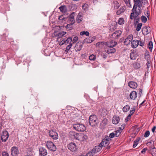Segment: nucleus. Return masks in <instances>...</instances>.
<instances>
[{
  "label": "nucleus",
  "mask_w": 156,
  "mask_h": 156,
  "mask_svg": "<svg viewBox=\"0 0 156 156\" xmlns=\"http://www.w3.org/2000/svg\"><path fill=\"white\" fill-rule=\"evenodd\" d=\"M73 24H67L66 27V28L68 30H71L72 29L73 27Z\"/></svg>",
  "instance_id": "37"
},
{
  "label": "nucleus",
  "mask_w": 156,
  "mask_h": 156,
  "mask_svg": "<svg viewBox=\"0 0 156 156\" xmlns=\"http://www.w3.org/2000/svg\"><path fill=\"white\" fill-rule=\"evenodd\" d=\"M135 4V3H134V5ZM136 6H137H137L139 8V9H141L140 8L142 7V3L140 2H139L138 3H136Z\"/></svg>",
  "instance_id": "56"
},
{
  "label": "nucleus",
  "mask_w": 156,
  "mask_h": 156,
  "mask_svg": "<svg viewBox=\"0 0 156 156\" xmlns=\"http://www.w3.org/2000/svg\"><path fill=\"white\" fill-rule=\"evenodd\" d=\"M49 134L50 135H54L55 136L56 135H58L57 133L55 131H54L52 130H49Z\"/></svg>",
  "instance_id": "45"
},
{
  "label": "nucleus",
  "mask_w": 156,
  "mask_h": 156,
  "mask_svg": "<svg viewBox=\"0 0 156 156\" xmlns=\"http://www.w3.org/2000/svg\"><path fill=\"white\" fill-rule=\"evenodd\" d=\"M88 6L87 4L85 3L82 5V8L84 11H86L87 9Z\"/></svg>",
  "instance_id": "46"
},
{
  "label": "nucleus",
  "mask_w": 156,
  "mask_h": 156,
  "mask_svg": "<svg viewBox=\"0 0 156 156\" xmlns=\"http://www.w3.org/2000/svg\"><path fill=\"white\" fill-rule=\"evenodd\" d=\"M69 8L71 10H73V9H72V8L73 7H74L75 6V5H73V4H71L70 5H69Z\"/></svg>",
  "instance_id": "62"
},
{
  "label": "nucleus",
  "mask_w": 156,
  "mask_h": 156,
  "mask_svg": "<svg viewBox=\"0 0 156 156\" xmlns=\"http://www.w3.org/2000/svg\"><path fill=\"white\" fill-rule=\"evenodd\" d=\"M122 33V31L120 30L115 31L111 35V37L114 39H117L121 35Z\"/></svg>",
  "instance_id": "11"
},
{
  "label": "nucleus",
  "mask_w": 156,
  "mask_h": 156,
  "mask_svg": "<svg viewBox=\"0 0 156 156\" xmlns=\"http://www.w3.org/2000/svg\"><path fill=\"white\" fill-rule=\"evenodd\" d=\"M101 55L102 56V58H104V59H105L107 58V54H104L103 53L102 54H101Z\"/></svg>",
  "instance_id": "61"
},
{
  "label": "nucleus",
  "mask_w": 156,
  "mask_h": 156,
  "mask_svg": "<svg viewBox=\"0 0 156 156\" xmlns=\"http://www.w3.org/2000/svg\"><path fill=\"white\" fill-rule=\"evenodd\" d=\"M122 130V129L121 127H119V129L110 133L109 136H108L111 139L113 138L115 136L119 137L121 134Z\"/></svg>",
  "instance_id": "6"
},
{
  "label": "nucleus",
  "mask_w": 156,
  "mask_h": 156,
  "mask_svg": "<svg viewBox=\"0 0 156 156\" xmlns=\"http://www.w3.org/2000/svg\"><path fill=\"white\" fill-rule=\"evenodd\" d=\"M108 112L105 108H103L101 112V115L103 116H106L108 114Z\"/></svg>",
  "instance_id": "29"
},
{
  "label": "nucleus",
  "mask_w": 156,
  "mask_h": 156,
  "mask_svg": "<svg viewBox=\"0 0 156 156\" xmlns=\"http://www.w3.org/2000/svg\"><path fill=\"white\" fill-rule=\"evenodd\" d=\"M19 153V150L17 147L14 146L11 149V154L12 156H17Z\"/></svg>",
  "instance_id": "10"
},
{
  "label": "nucleus",
  "mask_w": 156,
  "mask_h": 156,
  "mask_svg": "<svg viewBox=\"0 0 156 156\" xmlns=\"http://www.w3.org/2000/svg\"><path fill=\"white\" fill-rule=\"evenodd\" d=\"M108 47L109 48L106 51L105 50V52L108 54L114 53L116 51L115 49L113 48V47L112 46H109Z\"/></svg>",
  "instance_id": "17"
},
{
  "label": "nucleus",
  "mask_w": 156,
  "mask_h": 156,
  "mask_svg": "<svg viewBox=\"0 0 156 156\" xmlns=\"http://www.w3.org/2000/svg\"><path fill=\"white\" fill-rule=\"evenodd\" d=\"M138 144V143L134 141L133 144V148L135 147H136V146Z\"/></svg>",
  "instance_id": "63"
},
{
  "label": "nucleus",
  "mask_w": 156,
  "mask_h": 156,
  "mask_svg": "<svg viewBox=\"0 0 156 156\" xmlns=\"http://www.w3.org/2000/svg\"><path fill=\"white\" fill-rule=\"evenodd\" d=\"M149 55H150L149 52L148 51L146 50L144 54V56H149Z\"/></svg>",
  "instance_id": "59"
},
{
  "label": "nucleus",
  "mask_w": 156,
  "mask_h": 156,
  "mask_svg": "<svg viewBox=\"0 0 156 156\" xmlns=\"http://www.w3.org/2000/svg\"><path fill=\"white\" fill-rule=\"evenodd\" d=\"M67 147L70 151L73 152H76L77 149V147L76 144L73 142L69 143L67 145Z\"/></svg>",
  "instance_id": "8"
},
{
  "label": "nucleus",
  "mask_w": 156,
  "mask_h": 156,
  "mask_svg": "<svg viewBox=\"0 0 156 156\" xmlns=\"http://www.w3.org/2000/svg\"><path fill=\"white\" fill-rule=\"evenodd\" d=\"M80 34L81 35H85L87 36H89V32L87 31H83L81 32L80 33Z\"/></svg>",
  "instance_id": "43"
},
{
  "label": "nucleus",
  "mask_w": 156,
  "mask_h": 156,
  "mask_svg": "<svg viewBox=\"0 0 156 156\" xmlns=\"http://www.w3.org/2000/svg\"><path fill=\"white\" fill-rule=\"evenodd\" d=\"M126 5L129 7H131V5L130 3V0H124Z\"/></svg>",
  "instance_id": "41"
},
{
  "label": "nucleus",
  "mask_w": 156,
  "mask_h": 156,
  "mask_svg": "<svg viewBox=\"0 0 156 156\" xmlns=\"http://www.w3.org/2000/svg\"><path fill=\"white\" fill-rule=\"evenodd\" d=\"M74 13H75V12H73L70 15V17H69V18L70 19V20L74 19V16L73 15V14H74Z\"/></svg>",
  "instance_id": "58"
},
{
  "label": "nucleus",
  "mask_w": 156,
  "mask_h": 156,
  "mask_svg": "<svg viewBox=\"0 0 156 156\" xmlns=\"http://www.w3.org/2000/svg\"><path fill=\"white\" fill-rule=\"evenodd\" d=\"M139 41V44L138 45L142 47L143 46L144 44V42L143 41Z\"/></svg>",
  "instance_id": "54"
},
{
  "label": "nucleus",
  "mask_w": 156,
  "mask_h": 156,
  "mask_svg": "<svg viewBox=\"0 0 156 156\" xmlns=\"http://www.w3.org/2000/svg\"><path fill=\"white\" fill-rule=\"evenodd\" d=\"M64 40L65 44H66L68 43H70H70H71V42H72V37H69L67 39H66L65 38H64Z\"/></svg>",
  "instance_id": "30"
},
{
  "label": "nucleus",
  "mask_w": 156,
  "mask_h": 156,
  "mask_svg": "<svg viewBox=\"0 0 156 156\" xmlns=\"http://www.w3.org/2000/svg\"><path fill=\"white\" fill-rule=\"evenodd\" d=\"M72 45V43H70L69 45H67L66 48V50H65V52H66L67 53L69 50Z\"/></svg>",
  "instance_id": "39"
},
{
  "label": "nucleus",
  "mask_w": 156,
  "mask_h": 156,
  "mask_svg": "<svg viewBox=\"0 0 156 156\" xmlns=\"http://www.w3.org/2000/svg\"><path fill=\"white\" fill-rule=\"evenodd\" d=\"M90 125L92 126H95L98 125L99 121L95 115H91L89 119Z\"/></svg>",
  "instance_id": "3"
},
{
  "label": "nucleus",
  "mask_w": 156,
  "mask_h": 156,
  "mask_svg": "<svg viewBox=\"0 0 156 156\" xmlns=\"http://www.w3.org/2000/svg\"><path fill=\"white\" fill-rule=\"evenodd\" d=\"M128 86L131 88L135 89L137 86V84L136 82L131 81L129 82Z\"/></svg>",
  "instance_id": "16"
},
{
  "label": "nucleus",
  "mask_w": 156,
  "mask_h": 156,
  "mask_svg": "<svg viewBox=\"0 0 156 156\" xmlns=\"http://www.w3.org/2000/svg\"><path fill=\"white\" fill-rule=\"evenodd\" d=\"M134 67L135 68L139 69L140 68V66L139 63L136 62L134 64Z\"/></svg>",
  "instance_id": "47"
},
{
  "label": "nucleus",
  "mask_w": 156,
  "mask_h": 156,
  "mask_svg": "<svg viewBox=\"0 0 156 156\" xmlns=\"http://www.w3.org/2000/svg\"><path fill=\"white\" fill-rule=\"evenodd\" d=\"M125 23V20L123 18H119L118 21V23L120 25L124 24Z\"/></svg>",
  "instance_id": "32"
},
{
  "label": "nucleus",
  "mask_w": 156,
  "mask_h": 156,
  "mask_svg": "<svg viewBox=\"0 0 156 156\" xmlns=\"http://www.w3.org/2000/svg\"><path fill=\"white\" fill-rule=\"evenodd\" d=\"M147 150V148H144L141 151V153H144L146 152V151Z\"/></svg>",
  "instance_id": "64"
},
{
  "label": "nucleus",
  "mask_w": 156,
  "mask_h": 156,
  "mask_svg": "<svg viewBox=\"0 0 156 156\" xmlns=\"http://www.w3.org/2000/svg\"><path fill=\"white\" fill-rule=\"evenodd\" d=\"M96 39V37L94 36L92 37H89V38H87L84 39L83 41V42L90 43L92 42Z\"/></svg>",
  "instance_id": "15"
},
{
  "label": "nucleus",
  "mask_w": 156,
  "mask_h": 156,
  "mask_svg": "<svg viewBox=\"0 0 156 156\" xmlns=\"http://www.w3.org/2000/svg\"><path fill=\"white\" fill-rule=\"evenodd\" d=\"M96 58V56L95 55H94L92 54L89 57V59L90 60H92L94 61V60Z\"/></svg>",
  "instance_id": "44"
},
{
  "label": "nucleus",
  "mask_w": 156,
  "mask_h": 156,
  "mask_svg": "<svg viewBox=\"0 0 156 156\" xmlns=\"http://www.w3.org/2000/svg\"><path fill=\"white\" fill-rule=\"evenodd\" d=\"M144 28L145 29V31L146 32V35L151 32V28L150 27L145 26Z\"/></svg>",
  "instance_id": "31"
},
{
  "label": "nucleus",
  "mask_w": 156,
  "mask_h": 156,
  "mask_svg": "<svg viewBox=\"0 0 156 156\" xmlns=\"http://www.w3.org/2000/svg\"><path fill=\"white\" fill-rule=\"evenodd\" d=\"M80 139L81 138H82V140H86L87 138V136L85 135L81 134H80Z\"/></svg>",
  "instance_id": "48"
},
{
  "label": "nucleus",
  "mask_w": 156,
  "mask_h": 156,
  "mask_svg": "<svg viewBox=\"0 0 156 156\" xmlns=\"http://www.w3.org/2000/svg\"><path fill=\"white\" fill-rule=\"evenodd\" d=\"M104 42H98L96 44V47L99 46L100 44L103 45L105 44Z\"/></svg>",
  "instance_id": "53"
},
{
  "label": "nucleus",
  "mask_w": 156,
  "mask_h": 156,
  "mask_svg": "<svg viewBox=\"0 0 156 156\" xmlns=\"http://www.w3.org/2000/svg\"><path fill=\"white\" fill-rule=\"evenodd\" d=\"M140 19L142 22L144 23H145L147 21V17L144 16H142Z\"/></svg>",
  "instance_id": "40"
},
{
  "label": "nucleus",
  "mask_w": 156,
  "mask_h": 156,
  "mask_svg": "<svg viewBox=\"0 0 156 156\" xmlns=\"http://www.w3.org/2000/svg\"><path fill=\"white\" fill-rule=\"evenodd\" d=\"M135 4L134 5L133 9H132V12L131 13L130 16V19L132 20L134 18V25L135 26L140 22V17L138 16L142 12L141 9H137V6Z\"/></svg>",
  "instance_id": "1"
},
{
  "label": "nucleus",
  "mask_w": 156,
  "mask_h": 156,
  "mask_svg": "<svg viewBox=\"0 0 156 156\" xmlns=\"http://www.w3.org/2000/svg\"><path fill=\"white\" fill-rule=\"evenodd\" d=\"M47 154L46 150L43 147H41L39 148V155L40 156H44Z\"/></svg>",
  "instance_id": "14"
},
{
  "label": "nucleus",
  "mask_w": 156,
  "mask_h": 156,
  "mask_svg": "<svg viewBox=\"0 0 156 156\" xmlns=\"http://www.w3.org/2000/svg\"><path fill=\"white\" fill-rule=\"evenodd\" d=\"M151 154L152 156H156V148L155 147L152 148L151 150Z\"/></svg>",
  "instance_id": "33"
},
{
  "label": "nucleus",
  "mask_w": 156,
  "mask_h": 156,
  "mask_svg": "<svg viewBox=\"0 0 156 156\" xmlns=\"http://www.w3.org/2000/svg\"><path fill=\"white\" fill-rule=\"evenodd\" d=\"M73 126L74 129L78 131L84 132L86 129V127L82 124H75L73 125Z\"/></svg>",
  "instance_id": "5"
},
{
  "label": "nucleus",
  "mask_w": 156,
  "mask_h": 156,
  "mask_svg": "<svg viewBox=\"0 0 156 156\" xmlns=\"http://www.w3.org/2000/svg\"><path fill=\"white\" fill-rule=\"evenodd\" d=\"M130 58L132 60H134L136 59V57L135 56L134 53L133 52H132L130 55Z\"/></svg>",
  "instance_id": "38"
},
{
  "label": "nucleus",
  "mask_w": 156,
  "mask_h": 156,
  "mask_svg": "<svg viewBox=\"0 0 156 156\" xmlns=\"http://www.w3.org/2000/svg\"><path fill=\"white\" fill-rule=\"evenodd\" d=\"M69 136L71 138H75L78 140H80V134L76 133L74 131H71L69 132Z\"/></svg>",
  "instance_id": "7"
},
{
  "label": "nucleus",
  "mask_w": 156,
  "mask_h": 156,
  "mask_svg": "<svg viewBox=\"0 0 156 156\" xmlns=\"http://www.w3.org/2000/svg\"><path fill=\"white\" fill-rule=\"evenodd\" d=\"M64 38H62L61 39H59V45H63V44H65V43L64 41Z\"/></svg>",
  "instance_id": "42"
},
{
  "label": "nucleus",
  "mask_w": 156,
  "mask_h": 156,
  "mask_svg": "<svg viewBox=\"0 0 156 156\" xmlns=\"http://www.w3.org/2000/svg\"><path fill=\"white\" fill-rule=\"evenodd\" d=\"M44 54L46 56H48L49 55V52L48 49H46L44 50Z\"/></svg>",
  "instance_id": "55"
},
{
  "label": "nucleus",
  "mask_w": 156,
  "mask_h": 156,
  "mask_svg": "<svg viewBox=\"0 0 156 156\" xmlns=\"http://www.w3.org/2000/svg\"><path fill=\"white\" fill-rule=\"evenodd\" d=\"M137 96V93L134 91H132L129 94V97H127V99H129V98L133 100H135Z\"/></svg>",
  "instance_id": "13"
},
{
  "label": "nucleus",
  "mask_w": 156,
  "mask_h": 156,
  "mask_svg": "<svg viewBox=\"0 0 156 156\" xmlns=\"http://www.w3.org/2000/svg\"><path fill=\"white\" fill-rule=\"evenodd\" d=\"M49 136L51 137L52 139L55 140L57 139L58 138V135L55 136L54 135H52L49 134Z\"/></svg>",
  "instance_id": "51"
},
{
  "label": "nucleus",
  "mask_w": 156,
  "mask_h": 156,
  "mask_svg": "<svg viewBox=\"0 0 156 156\" xmlns=\"http://www.w3.org/2000/svg\"><path fill=\"white\" fill-rule=\"evenodd\" d=\"M108 120L107 119H104L100 123V127L101 128L104 129L107 124Z\"/></svg>",
  "instance_id": "22"
},
{
  "label": "nucleus",
  "mask_w": 156,
  "mask_h": 156,
  "mask_svg": "<svg viewBox=\"0 0 156 156\" xmlns=\"http://www.w3.org/2000/svg\"><path fill=\"white\" fill-rule=\"evenodd\" d=\"M130 106L128 105L124 106L122 108V110L124 112H126L130 109Z\"/></svg>",
  "instance_id": "35"
},
{
  "label": "nucleus",
  "mask_w": 156,
  "mask_h": 156,
  "mask_svg": "<svg viewBox=\"0 0 156 156\" xmlns=\"http://www.w3.org/2000/svg\"><path fill=\"white\" fill-rule=\"evenodd\" d=\"M150 55H149V56H146L144 57L145 59L147 60V61H151L150 60Z\"/></svg>",
  "instance_id": "57"
},
{
  "label": "nucleus",
  "mask_w": 156,
  "mask_h": 156,
  "mask_svg": "<svg viewBox=\"0 0 156 156\" xmlns=\"http://www.w3.org/2000/svg\"><path fill=\"white\" fill-rule=\"evenodd\" d=\"M133 38V36L132 34H130L127 36L124 41V44L126 45L129 44Z\"/></svg>",
  "instance_id": "12"
},
{
  "label": "nucleus",
  "mask_w": 156,
  "mask_h": 156,
  "mask_svg": "<svg viewBox=\"0 0 156 156\" xmlns=\"http://www.w3.org/2000/svg\"><path fill=\"white\" fill-rule=\"evenodd\" d=\"M151 61H147V68H149L150 67V64L151 63Z\"/></svg>",
  "instance_id": "60"
},
{
  "label": "nucleus",
  "mask_w": 156,
  "mask_h": 156,
  "mask_svg": "<svg viewBox=\"0 0 156 156\" xmlns=\"http://www.w3.org/2000/svg\"><path fill=\"white\" fill-rule=\"evenodd\" d=\"M66 18L63 15H61L59 17L58 19L61 22L64 23L66 21Z\"/></svg>",
  "instance_id": "26"
},
{
  "label": "nucleus",
  "mask_w": 156,
  "mask_h": 156,
  "mask_svg": "<svg viewBox=\"0 0 156 156\" xmlns=\"http://www.w3.org/2000/svg\"><path fill=\"white\" fill-rule=\"evenodd\" d=\"M60 11L63 13H66L67 11V9L65 5H62L59 8Z\"/></svg>",
  "instance_id": "23"
},
{
  "label": "nucleus",
  "mask_w": 156,
  "mask_h": 156,
  "mask_svg": "<svg viewBox=\"0 0 156 156\" xmlns=\"http://www.w3.org/2000/svg\"><path fill=\"white\" fill-rule=\"evenodd\" d=\"M150 135V131L149 130H147L146 131L144 135V136L145 137H148Z\"/></svg>",
  "instance_id": "50"
},
{
  "label": "nucleus",
  "mask_w": 156,
  "mask_h": 156,
  "mask_svg": "<svg viewBox=\"0 0 156 156\" xmlns=\"http://www.w3.org/2000/svg\"><path fill=\"white\" fill-rule=\"evenodd\" d=\"M101 150V148L100 146H97L93 148L90 151L88 152L86 156H95L96 154L99 152Z\"/></svg>",
  "instance_id": "4"
},
{
  "label": "nucleus",
  "mask_w": 156,
  "mask_h": 156,
  "mask_svg": "<svg viewBox=\"0 0 156 156\" xmlns=\"http://www.w3.org/2000/svg\"><path fill=\"white\" fill-rule=\"evenodd\" d=\"M78 39V37L77 36L75 37L73 40V43H75L76 42Z\"/></svg>",
  "instance_id": "52"
},
{
  "label": "nucleus",
  "mask_w": 156,
  "mask_h": 156,
  "mask_svg": "<svg viewBox=\"0 0 156 156\" xmlns=\"http://www.w3.org/2000/svg\"><path fill=\"white\" fill-rule=\"evenodd\" d=\"M147 45L148 48L149 49L150 51L151 52L153 47V44L152 42L151 41H150L149 43H148Z\"/></svg>",
  "instance_id": "34"
},
{
  "label": "nucleus",
  "mask_w": 156,
  "mask_h": 156,
  "mask_svg": "<svg viewBox=\"0 0 156 156\" xmlns=\"http://www.w3.org/2000/svg\"><path fill=\"white\" fill-rule=\"evenodd\" d=\"M2 156H10L9 154L5 151H4L2 152Z\"/></svg>",
  "instance_id": "49"
},
{
  "label": "nucleus",
  "mask_w": 156,
  "mask_h": 156,
  "mask_svg": "<svg viewBox=\"0 0 156 156\" xmlns=\"http://www.w3.org/2000/svg\"><path fill=\"white\" fill-rule=\"evenodd\" d=\"M136 27V30L137 31H139L141 28L142 26V23H139L137 24Z\"/></svg>",
  "instance_id": "36"
},
{
  "label": "nucleus",
  "mask_w": 156,
  "mask_h": 156,
  "mask_svg": "<svg viewBox=\"0 0 156 156\" xmlns=\"http://www.w3.org/2000/svg\"><path fill=\"white\" fill-rule=\"evenodd\" d=\"M83 20L82 16L79 13L76 18V22L78 23H80Z\"/></svg>",
  "instance_id": "27"
},
{
  "label": "nucleus",
  "mask_w": 156,
  "mask_h": 156,
  "mask_svg": "<svg viewBox=\"0 0 156 156\" xmlns=\"http://www.w3.org/2000/svg\"><path fill=\"white\" fill-rule=\"evenodd\" d=\"M117 23L116 22L114 23V24H111V25L110 26V30L111 31H113L115 30L116 29V25Z\"/></svg>",
  "instance_id": "28"
},
{
  "label": "nucleus",
  "mask_w": 156,
  "mask_h": 156,
  "mask_svg": "<svg viewBox=\"0 0 156 156\" xmlns=\"http://www.w3.org/2000/svg\"><path fill=\"white\" fill-rule=\"evenodd\" d=\"M139 44V41L135 40L131 41V46L133 48H136Z\"/></svg>",
  "instance_id": "19"
},
{
  "label": "nucleus",
  "mask_w": 156,
  "mask_h": 156,
  "mask_svg": "<svg viewBox=\"0 0 156 156\" xmlns=\"http://www.w3.org/2000/svg\"><path fill=\"white\" fill-rule=\"evenodd\" d=\"M82 48V45H80L78 43H77L75 46L74 49L76 51H80Z\"/></svg>",
  "instance_id": "24"
},
{
  "label": "nucleus",
  "mask_w": 156,
  "mask_h": 156,
  "mask_svg": "<svg viewBox=\"0 0 156 156\" xmlns=\"http://www.w3.org/2000/svg\"><path fill=\"white\" fill-rule=\"evenodd\" d=\"M112 139L109 137L108 135H106L104 138L102 139L101 142L98 146H100L102 148V147H106V149L109 150L110 148V146H108L110 144V141Z\"/></svg>",
  "instance_id": "2"
},
{
  "label": "nucleus",
  "mask_w": 156,
  "mask_h": 156,
  "mask_svg": "<svg viewBox=\"0 0 156 156\" xmlns=\"http://www.w3.org/2000/svg\"><path fill=\"white\" fill-rule=\"evenodd\" d=\"M66 32L64 31H61L58 33H57L56 34L55 36L56 37H57V41H59V39L62 37H63L65 34H66Z\"/></svg>",
  "instance_id": "20"
},
{
  "label": "nucleus",
  "mask_w": 156,
  "mask_h": 156,
  "mask_svg": "<svg viewBox=\"0 0 156 156\" xmlns=\"http://www.w3.org/2000/svg\"><path fill=\"white\" fill-rule=\"evenodd\" d=\"M126 7L123 6L119 10H118L116 12V14L118 15L120 14L121 13L125 11Z\"/></svg>",
  "instance_id": "25"
},
{
  "label": "nucleus",
  "mask_w": 156,
  "mask_h": 156,
  "mask_svg": "<svg viewBox=\"0 0 156 156\" xmlns=\"http://www.w3.org/2000/svg\"><path fill=\"white\" fill-rule=\"evenodd\" d=\"M9 136L8 132L6 130L3 131L1 134V140L3 142H5Z\"/></svg>",
  "instance_id": "9"
},
{
  "label": "nucleus",
  "mask_w": 156,
  "mask_h": 156,
  "mask_svg": "<svg viewBox=\"0 0 156 156\" xmlns=\"http://www.w3.org/2000/svg\"><path fill=\"white\" fill-rule=\"evenodd\" d=\"M49 150L52 151H55L56 150V146L51 141H49Z\"/></svg>",
  "instance_id": "18"
},
{
  "label": "nucleus",
  "mask_w": 156,
  "mask_h": 156,
  "mask_svg": "<svg viewBox=\"0 0 156 156\" xmlns=\"http://www.w3.org/2000/svg\"><path fill=\"white\" fill-rule=\"evenodd\" d=\"M120 120V119L119 116H115L113 118L112 123L114 124H117L119 122Z\"/></svg>",
  "instance_id": "21"
}]
</instances>
